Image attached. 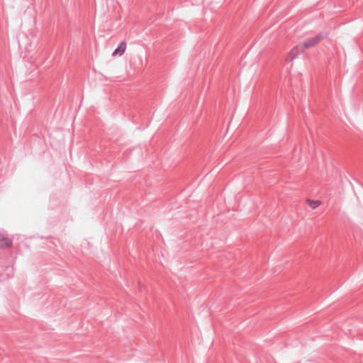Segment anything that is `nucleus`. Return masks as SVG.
Returning a JSON list of instances; mask_svg holds the SVG:
<instances>
[{
	"instance_id": "f257e3e1",
	"label": "nucleus",
	"mask_w": 363,
	"mask_h": 363,
	"mask_svg": "<svg viewBox=\"0 0 363 363\" xmlns=\"http://www.w3.org/2000/svg\"><path fill=\"white\" fill-rule=\"evenodd\" d=\"M324 38V35L322 34H319L318 35H315L314 37H312L308 40H306L303 43V45L305 48H308L311 47H313L318 44L322 39Z\"/></svg>"
},
{
	"instance_id": "f03ea898",
	"label": "nucleus",
	"mask_w": 363,
	"mask_h": 363,
	"mask_svg": "<svg viewBox=\"0 0 363 363\" xmlns=\"http://www.w3.org/2000/svg\"><path fill=\"white\" fill-rule=\"evenodd\" d=\"M126 47H127L126 43L124 41L121 42L118 47L112 53V55L113 57H116L117 55H118V56L123 55L126 50Z\"/></svg>"
},
{
	"instance_id": "7ed1b4c3",
	"label": "nucleus",
	"mask_w": 363,
	"mask_h": 363,
	"mask_svg": "<svg viewBox=\"0 0 363 363\" xmlns=\"http://www.w3.org/2000/svg\"><path fill=\"white\" fill-rule=\"evenodd\" d=\"M11 245L12 242L10 239L0 234V248H9Z\"/></svg>"
},
{
	"instance_id": "20e7f679",
	"label": "nucleus",
	"mask_w": 363,
	"mask_h": 363,
	"mask_svg": "<svg viewBox=\"0 0 363 363\" xmlns=\"http://www.w3.org/2000/svg\"><path fill=\"white\" fill-rule=\"evenodd\" d=\"M306 203L313 210L316 209L322 204V202L319 200H312L309 199L306 200Z\"/></svg>"
}]
</instances>
